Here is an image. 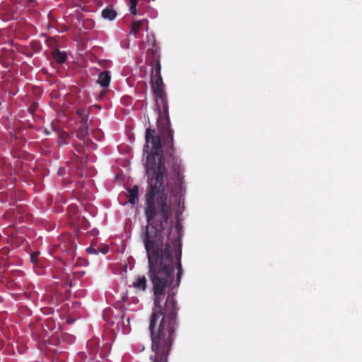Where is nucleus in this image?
<instances>
[{
	"label": "nucleus",
	"mask_w": 362,
	"mask_h": 362,
	"mask_svg": "<svg viewBox=\"0 0 362 362\" xmlns=\"http://www.w3.org/2000/svg\"><path fill=\"white\" fill-rule=\"evenodd\" d=\"M53 57L57 63L63 64L67 59V55L65 52H62L59 49H55L53 52Z\"/></svg>",
	"instance_id": "10"
},
{
	"label": "nucleus",
	"mask_w": 362,
	"mask_h": 362,
	"mask_svg": "<svg viewBox=\"0 0 362 362\" xmlns=\"http://www.w3.org/2000/svg\"><path fill=\"white\" fill-rule=\"evenodd\" d=\"M145 25L148 26V21L146 20L136 21L133 22L130 27L131 30L129 34L134 35L136 37H137L139 32L144 29Z\"/></svg>",
	"instance_id": "6"
},
{
	"label": "nucleus",
	"mask_w": 362,
	"mask_h": 362,
	"mask_svg": "<svg viewBox=\"0 0 362 362\" xmlns=\"http://www.w3.org/2000/svg\"><path fill=\"white\" fill-rule=\"evenodd\" d=\"M111 76L110 74V71L107 70L103 71L99 73L97 82L98 84L103 87L107 88L109 86L110 82Z\"/></svg>",
	"instance_id": "5"
},
{
	"label": "nucleus",
	"mask_w": 362,
	"mask_h": 362,
	"mask_svg": "<svg viewBox=\"0 0 362 362\" xmlns=\"http://www.w3.org/2000/svg\"><path fill=\"white\" fill-rule=\"evenodd\" d=\"M66 136H67V135L66 134V133H63V134H62L61 137L62 138V136H64V138H66Z\"/></svg>",
	"instance_id": "20"
},
{
	"label": "nucleus",
	"mask_w": 362,
	"mask_h": 362,
	"mask_svg": "<svg viewBox=\"0 0 362 362\" xmlns=\"http://www.w3.org/2000/svg\"><path fill=\"white\" fill-rule=\"evenodd\" d=\"M76 113L81 117V123H87L88 119V114L86 110L78 109L77 110Z\"/></svg>",
	"instance_id": "11"
},
{
	"label": "nucleus",
	"mask_w": 362,
	"mask_h": 362,
	"mask_svg": "<svg viewBox=\"0 0 362 362\" xmlns=\"http://www.w3.org/2000/svg\"><path fill=\"white\" fill-rule=\"evenodd\" d=\"M136 4L137 0H129V9L133 15H136Z\"/></svg>",
	"instance_id": "12"
},
{
	"label": "nucleus",
	"mask_w": 362,
	"mask_h": 362,
	"mask_svg": "<svg viewBox=\"0 0 362 362\" xmlns=\"http://www.w3.org/2000/svg\"><path fill=\"white\" fill-rule=\"evenodd\" d=\"M77 175H81V176H82V174H81V173H80L79 172H78V173H77Z\"/></svg>",
	"instance_id": "23"
},
{
	"label": "nucleus",
	"mask_w": 362,
	"mask_h": 362,
	"mask_svg": "<svg viewBox=\"0 0 362 362\" xmlns=\"http://www.w3.org/2000/svg\"><path fill=\"white\" fill-rule=\"evenodd\" d=\"M86 251L88 253H97L98 252L96 251L95 249L93 248V247H88L86 249Z\"/></svg>",
	"instance_id": "17"
},
{
	"label": "nucleus",
	"mask_w": 362,
	"mask_h": 362,
	"mask_svg": "<svg viewBox=\"0 0 362 362\" xmlns=\"http://www.w3.org/2000/svg\"><path fill=\"white\" fill-rule=\"evenodd\" d=\"M27 1L30 4H33L36 2V0H27Z\"/></svg>",
	"instance_id": "19"
},
{
	"label": "nucleus",
	"mask_w": 362,
	"mask_h": 362,
	"mask_svg": "<svg viewBox=\"0 0 362 362\" xmlns=\"http://www.w3.org/2000/svg\"><path fill=\"white\" fill-rule=\"evenodd\" d=\"M86 349L89 356H88L85 353H81V357L86 356L90 360L94 359L97 354L103 357V351L99 348V339L97 337L92 338L87 341Z\"/></svg>",
	"instance_id": "2"
},
{
	"label": "nucleus",
	"mask_w": 362,
	"mask_h": 362,
	"mask_svg": "<svg viewBox=\"0 0 362 362\" xmlns=\"http://www.w3.org/2000/svg\"><path fill=\"white\" fill-rule=\"evenodd\" d=\"M133 286L139 291L146 289V278L145 276H139L133 283Z\"/></svg>",
	"instance_id": "9"
},
{
	"label": "nucleus",
	"mask_w": 362,
	"mask_h": 362,
	"mask_svg": "<svg viewBox=\"0 0 362 362\" xmlns=\"http://www.w3.org/2000/svg\"><path fill=\"white\" fill-rule=\"evenodd\" d=\"M151 86L156 97L158 117L157 129L163 138V144L156 131L146 130V174L148 188L146 193V218L147 225L141 234H173V211L177 214L184 205L185 189L181 161L174 156L173 134L168 115V97L160 75V64L153 65ZM173 234H180L176 226Z\"/></svg>",
	"instance_id": "1"
},
{
	"label": "nucleus",
	"mask_w": 362,
	"mask_h": 362,
	"mask_svg": "<svg viewBox=\"0 0 362 362\" xmlns=\"http://www.w3.org/2000/svg\"><path fill=\"white\" fill-rule=\"evenodd\" d=\"M101 15L108 21H113L117 17V11L113 9L112 6H109L102 11Z\"/></svg>",
	"instance_id": "8"
},
{
	"label": "nucleus",
	"mask_w": 362,
	"mask_h": 362,
	"mask_svg": "<svg viewBox=\"0 0 362 362\" xmlns=\"http://www.w3.org/2000/svg\"><path fill=\"white\" fill-rule=\"evenodd\" d=\"M110 311H106L105 315V318L107 317V315L109 314Z\"/></svg>",
	"instance_id": "21"
},
{
	"label": "nucleus",
	"mask_w": 362,
	"mask_h": 362,
	"mask_svg": "<svg viewBox=\"0 0 362 362\" xmlns=\"http://www.w3.org/2000/svg\"><path fill=\"white\" fill-rule=\"evenodd\" d=\"M139 187L134 185L128 189V201L131 204H136L138 201Z\"/></svg>",
	"instance_id": "7"
},
{
	"label": "nucleus",
	"mask_w": 362,
	"mask_h": 362,
	"mask_svg": "<svg viewBox=\"0 0 362 362\" xmlns=\"http://www.w3.org/2000/svg\"><path fill=\"white\" fill-rule=\"evenodd\" d=\"M88 132L87 122L81 123L80 127L76 131V137L77 139L83 141V144H86L87 147L90 148L91 149L95 150L97 145L94 144L90 140L87 139V134Z\"/></svg>",
	"instance_id": "4"
},
{
	"label": "nucleus",
	"mask_w": 362,
	"mask_h": 362,
	"mask_svg": "<svg viewBox=\"0 0 362 362\" xmlns=\"http://www.w3.org/2000/svg\"><path fill=\"white\" fill-rule=\"evenodd\" d=\"M144 349V346H141V349H139L140 351H143Z\"/></svg>",
	"instance_id": "22"
},
{
	"label": "nucleus",
	"mask_w": 362,
	"mask_h": 362,
	"mask_svg": "<svg viewBox=\"0 0 362 362\" xmlns=\"http://www.w3.org/2000/svg\"><path fill=\"white\" fill-rule=\"evenodd\" d=\"M40 252L35 251L30 254V261L33 264H36L38 262Z\"/></svg>",
	"instance_id": "14"
},
{
	"label": "nucleus",
	"mask_w": 362,
	"mask_h": 362,
	"mask_svg": "<svg viewBox=\"0 0 362 362\" xmlns=\"http://www.w3.org/2000/svg\"><path fill=\"white\" fill-rule=\"evenodd\" d=\"M108 250H109L108 247L105 246V247H103L101 250V252L103 253V254H106L108 252Z\"/></svg>",
	"instance_id": "18"
},
{
	"label": "nucleus",
	"mask_w": 362,
	"mask_h": 362,
	"mask_svg": "<svg viewBox=\"0 0 362 362\" xmlns=\"http://www.w3.org/2000/svg\"><path fill=\"white\" fill-rule=\"evenodd\" d=\"M124 317V315H121L120 316H116L115 319L111 322L112 325L116 324V327L118 329V326L120 322H122Z\"/></svg>",
	"instance_id": "15"
},
{
	"label": "nucleus",
	"mask_w": 362,
	"mask_h": 362,
	"mask_svg": "<svg viewBox=\"0 0 362 362\" xmlns=\"http://www.w3.org/2000/svg\"><path fill=\"white\" fill-rule=\"evenodd\" d=\"M93 138L98 141H100L103 138V133L99 129L92 131Z\"/></svg>",
	"instance_id": "13"
},
{
	"label": "nucleus",
	"mask_w": 362,
	"mask_h": 362,
	"mask_svg": "<svg viewBox=\"0 0 362 362\" xmlns=\"http://www.w3.org/2000/svg\"><path fill=\"white\" fill-rule=\"evenodd\" d=\"M57 175L59 176H64L66 175V170H65L64 167L59 168L58 171H57Z\"/></svg>",
	"instance_id": "16"
},
{
	"label": "nucleus",
	"mask_w": 362,
	"mask_h": 362,
	"mask_svg": "<svg viewBox=\"0 0 362 362\" xmlns=\"http://www.w3.org/2000/svg\"><path fill=\"white\" fill-rule=\"evenodd\" d=\"M147 52L151 54L152 65L160 64L159 47L156 42V39L154 35H147Z\"/></svg>",
	"instance_id": "3"
}]
</instances>
